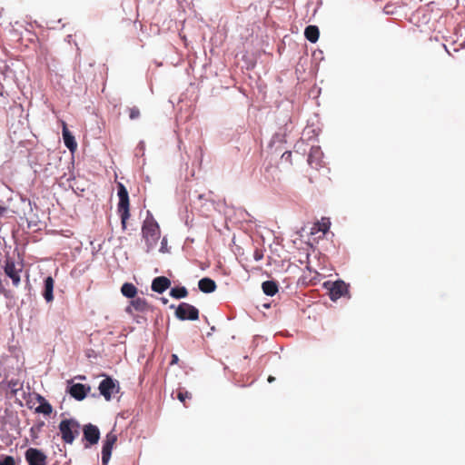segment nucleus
<instances>
[{"instance_id": "f257e3e1", "label": "nucleus", "mask_w": 465, "mask_h": 465, "mask_svg": "<svg viewBox=\"0 0 465 465\" xmlns=\"http://www.w3.org/2000/svg\"><path fill=\"white\" fill-rule=\"evenodd\" d=\"M118 188V197L119 203L117 205V212L121 217V223L123 230L126 229L127 221L130 218V202H129V194L125 186L119 183L117 185Z\"/></svg>"}, {"instance_id": "f03ea898", "label": "nucleus", "mask_w": 465, "mask_h": 465, "mask_svg": "<svg viewBox=\"0 0 465 465\" xmlns=\"http://www.w3.org/2000/svg\"><path fill=\"white\" fill-rule=\"evenodd\" d=\"M142 234L148 250L153 248L160 238V227L153 219H146L142 226Z\"/></svg>"}, {"instance_id": "7ed1b4c3", "label": "nucleus", "mask_w": 465, "mask_h": 465, "mask_svg": "<svg viewBox=\"0 0 465 465\" xmlns=\"http://www.w3.org/2000/svg\"><path fill=\"white\" fill-rule=\"evenodd\" d=\"M58 428L62 440L68 444H72L80 434V424L74 419L61 420Z\"/></svg>"}, {"instance_id": "20e7f679", "label": "nucleus", "mask_w": 465, "mask_h": 465, "mask_svg": "<svg viewBox=\"0 0 465 465\" xmlns=\"http://www.w3.org/2000/svg\"><path fill=\"white\" fill-rule=\"evenodd\" d=\"M175 316L181 321H196L199 319V310L190 303L182 302L175 310Z\"/></svg>"}, {"instance_id": "39448f33", "label": "nucleus", "mask_w": 465, "mask_h": 465, "mask_svg": "<svg viewBox=\"0 0 465 465\" xmlns=\"http://www.w3.org/2000/svg\"><path fill=\"white\" fill-rule=\"evenodd\" d=\"M117 441V435L114 431L106 434L104 445L102 448V463L107 465L112 455V450Z\"/></svg>"}, {"instance_id": "423d86ee", "label": "nucleus", "mask_w": 465, "mask_h": 465, "mask_svg": "<svg viewBox=\"0 0 465 465\" xmlns=\"http://www.w3.org/2000/svg\"><path fill=\"white\" fill-rule=\"evenodd\" d=\"M28 465H46V455L38 449L29 448L25 453Z\"/></svg>"}, {"instance_id": "0eeeda50", "label": "nucleus", "mask_w": 465, "mask_h": 465, "mask_svg": "<svg viewBox=\"0 0 465 465\" xmlns=\"http://www.w3.org/2000/svg\"><path fill=\"white\" fill-rule=\"evenodd\" d=\"M5 273L12 280L13 285L17 287L21 282L20 272L22 268L16 269L15 262L6 258L4 266Z\"/></svg>"}, {"instance_id": "6e6552de", "label": "nucleus", "mask_w": 465, "mask_h": 465, "mask_svg": "<svg viewBox=\"0 0 465 465\" xmlns=\"http://www.w3.org/2000/svg\"><path fill=\"white\" fill-rule=\"evenodd\" d=\"M99 391L106 401H110L112 395L118 391L116 382L110 377H106L99 384Z\"/></svg>"}, {"instance_id": "1a4fd4ad", "label": "nucleus", "mask_w": 465, "mask_h": 465, "mask_svg": "<svg viewBox=\"0 0 465 465\" xmlns=\"http://www.w3.org/2000/svg\"><path fill=\"white\" fill-rule=\"evenodd\" d=\"M84 438L90 445H94L100 439L99 429L91 423L84 426Z\"/></svg>"}, {"instance_id": "9d476101", "label": "nucleus", "mask_w": 465, "mask_h": 465, "mask_svg": "<svg viewBox=\"0 0 465 465\" xmlns=\"http://www.w3.org/2000/svg\"><path fill=\"white\" fill-rule=\"evenodd\" d=\"M308 163L315 169L322 167V152L320 147H312L308 155Z\"/></svg>"}, {"instance_id": "9b49d317", "label": "nucleus", "mask_w": 465, "mask_h": 465, "mask_svg": "<svg viewBox=\"0 0 465 465\" xmlns=\"http://www.w3.org/2000/svg\"><path fill=\"white\" fill-rule=\"evenodd\" d=\"M348 292V285L342 281H336L330 289V297L336 301Z\"/></svg>"}, {"instance_id": "f8f14e48", "label": "nucleus", "mask_w": 465, "mask_h": 465, "mask_svg": "<svg viewBox=\"0 0 465 465\" xmlns=\"http://www.w3.org/2000/svg\"><path fill=\"white\" fill-rule=\"evenodd\" d=\"M89 391L90 387H86L82 383H75L69 388L68 391L73 398L77 401H82L86 397Z\"/></svg>"}, {"instance_id": "ddd939ff", "label": "nucleus", "mask_w": 465, "mask_h": 465, "mask_svg": "<svg viewBox=\"0 0 465 465\" xmlns=\"http://www.w3.org/2000/svg\"><path fill=\"white\" fill-rule=\"evenodd\" d=\"M171 286V281L165 276H159L153 280L152 290L158 293H163Z\"/></svg>"}, {"instance_id": "4468645a", "label": "nucleus", "mask_w": 465, "mask_h": 465, "mask_svg": "<svg viewBox=\"0 0 465 465\" xmlns=\"http://www.w3.org/2000/svg\"><path fill=\"white\" fill-rule=\"evenodd\" d=\"M133 309L136 312H143L148 311L149 304L144 298L134 297V299L132 300L130 305L126 308V312L132 313Z\"/></svg>"}, {"instance_id": "2eb2a0df", "label": "nucleus", "mask_w": 465, "mask_h": 465, "mask_svg": "<svg viewBox=\"0 0 465 465\" xmlns=\"http://www.w3.org/2000/svg\"><path fill=\"white\" fill-rule=\"evenodd\" d=\"M54 279L51 276L46 277L44 283L43 296L47 302H51L54 300Z\"/></svg>"}, {"instance_id": "dca6fc26", "label": "nucleus", "mask_w": 465, "mask_h": 465, "mask_svg": "<svg viewBox=\"0 0 465 465\" xmlns=\"http://www.w3.org/2000/svg\"><path fill=\"white\" fill-rule=\"evenodd\" d=\"M63 139H64V143L65 146L71 152H74L76 149L77 143H76L73 134L67 129L65 123H63Z\"/></svg>"}, {"instance_id": "f3484780", "label": "nucleus", "mask_w": 465, "mask_h": 465, "mask_svg": "<svg viewBox=\"0 0 465 465\" xmlns=\"http://www.w3.org/2000/svg\"><path fill=\"white\" fill-rule=\"evenodd\" d=\"M198 287L201 292L204 293H211L216 290L217 285L213 279L205 277L199 281Z\"/></svg>"}, {"instance_id": "a211bd4d", "label": "nucleus", "mask_w": 465, "mask_h": 465, "mask_svg": "<svg viewBox=\"0 0 465 465\" xmlns=\"http://www.w3.org/2000/svg\"><path fill=\"white\" fill-rule=\"evenodd\" d=\"M304 35L311 43H316L320 35L319 28L316 25H308L304 30Z\"/></svg>"}, {"instance_id": "6ab92c4d", "label": "nucleus", "mask_w": 465, "mask_h": 465, "mask_svg": "<svg viewBox=\"0 0 465 465\" xmlns=\"http://www.w3.org/2000/svg\"><path fill=\"white\" fill-rule=\"evenodd\" d=\"M262 292L268 296H273L278 292V284L274 281H266L262 284Z\"/></svg>"}, {"instance_id": "aec40b11", "label": "nucleus", "mask_w": 465, "mask_h": 465, "mask_svg": "<svg viewBox=\"0 0 465 465\" xmlns=\"http://www.w3.org/2000/svg\"><path fill=\"white\" fill-rule=\"evenodd\" d=\"M38 401H40V405L36 407L35 411L45 415H50L53 411L52 405L42 396L38 397Z\"/></svg>"}, {"instance_id": "412c9836", "label": "nucleus", "mask_w": 465, "mask_h": 465, "mask_svg": "<svg viewBox=\"0 0 465 465\" xmlns=\"http://www.w3.org/2000/svg\"><path fill=\"white\" fill-rule=\"evenodd\" d=\"M121 292L127 298H134L137 293V288L130 282H125L122 285Z\"/></svg>"}, {"instance_id": "4be33fe9", "label": "nucleus", "mask_w": 465, "mask_h": 465, "mask_svg": "<svg viewBox=\"0 0 465 465\" xmlns=\"http://www.w3.org/2000/svg\"><path fill=\"white\" fill-rule=\"evenodd\" d=\"M170 295L175 299H182L188 295V291L185 287H175L171 290Z\"/></svg>"}, {"instance_id": "5701e85b", "label": "nucleus", "mask_w": 465, "mask_h": 465, "mask_svg": "<svg viewBox=\"0 0 465 465\" xmlns=\"http://www.w3.org/2000/svg\"><path fill=\"white\" fill-rule=\"evenodd\" d=\"M126 111L130 120H136L141 116L140 109L137 106L128 107Z\"/></svg>"}, {"instance_id": "b1692460", "label": "nucleus", "mask_w": 465, "mask_h": 465, "mask_svg": "<svg viewBox=\"0 0 465 465\" xmlns=\"http://www.w3.org/2000/svg\"><path fill=\"white\" fill-rule=\"evenodd\" d=\"M177 398L185 406V400L186 399H191L192 398V394L189 391H187L180 390L178 391V393H177Z\"/></svg>"}, {"instance_id": "393cba45", "label": "nucleus", "mask_w": 465, "mask_h": 465, "mask_svg": "<svg viewBox=\"0 0 465 465\" xmlns=\"http://www.w3.org/2000/svg\"><path fill=\"white\" fill-rule=\"evenodd\" d=\"M318 230L325 233L330 229L331 223L328 219H322L321 223H317Z\"/></svg>"}, {"instance_id": "a878e982", "label": "nucleus", "mask_w": 465, "mask_h": 465, "mask_svg": "<svg viewBox=\"0 0 465 465\" xmlns=\"http://www.w3.org/2000/svg\"><path fill=\"white\" fill-rule=\"evenodd\" d=\"M0 465H15L14 457L5 456L0 460Z\"/></svg>"}, {"instance_id": "bb28decb", "label": "nucleus", "mask_w": 465, "mask_h": 465, "mask_svg": "<svg viewBox=\"0 0 465 465\" xmlns=\"http://www.w3.org/2000/svg\"><path fill=\"white\" fill-rule=\"evenodd\" d=\"M253 258L255 261H261L263 258V251L256 248L253 252Z\"/></svg>"}, {"instance_id": "cd10ccee", "label": "nucleus", "mask_w": 465, "mask_h": 465, "mask_svg": "<svg viewBox=\"0 0 465 465\" xmlns=\"http://www.w3.org/2000/svg\"><path fill=\"white\" fill-rule=\"evenodd\" d=\"M178 361H179V358H178V356H177L176 354H173V355H172V360H171L170 364H171V365H173V364L178 363Z\"/></svg>"}, {"instance_id": "c85d7f7f", "label": "nucleus", "mask_w": 465, "mask_h": 465, "mask_svg": "<svg viewBox=\"0 0 465 465\" xmlns=\"http://www.w3.org/2000/svg\"><path fill=\"white\" fill-rule=\"evenodd\" d=\"M5 213H6V207L0 205V218L3 217Z\"/></svg>"}, {"instance_id": "c756f323", "label": "nucleus", "mask_w": 465, "mask_h": 465, "mask_svg": "<svg viewBox=\"0 0 465 465\" xmlns=\"http://www.w3.org/2000/svg\"><path fill=\"white\" fill-rule=\"evenodd\" d=\"M274 380H275V378H274V377H272V376H269V377H268V381H269V382H272Z\"/></svg>"}, {"instance_id": "7c9ffc66", "label": "nucleus", "mask_w": 465, "mask_h": 465, "mask_svg": "<svg viewBox=\"0 0 465 465\" xmlns=\"http://www.w3.org/2000/svg\"><path fill=\"white\" fill-rule=\"evenodd\" d=\"M163 302L166 303L167 302V299H163Z\"/></svg>"}]
</instances>
